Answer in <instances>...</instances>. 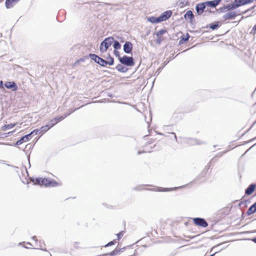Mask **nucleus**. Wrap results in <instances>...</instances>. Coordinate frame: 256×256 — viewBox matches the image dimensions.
Wrapping results in <instances>:
<instances>
[{"mask_svg": "<svg viewBox=\"0 0 256 256\" xmlns=\"http://www.w3.org/2000/svg\"><path fill=\"white\" fill-rule=\"evenodd\" d=\"M38 133H40V129H35L34 130H33L32 132H31L30 134H28L30 135V138L31 137V136L33 134H37Z\"/></svg>", "mask_w": 256, "mask_h": 256, "instance_id": "4c0bfd02", "label": "nucleus"}, {"mask_svg": "<svg viewBox=\"0 0 256 256\" xmlns=\"http://www.w3.org/2000/svg\"><path fill=\"white\" fill-rule=\"evenodd\" d=\"M256 139V136L255 138H252V139L246 142L245 143L248 144V142H252L253 140H255Z\"/></svg>", "mask_w": 256, "mask_h": 256, "instance_id": "4d7b16f0", "label": "nucleus"}, {"mask_svg": "<svg viewBox=\"0 0 256 256\" xmlns=\"http://www.w3.org/2000/svg\"><path fill=\"white\" fill-rule=\"evenodd\" d=\"M185 10H186L184 9V8L180 6V8H178L176 11L174 13L173 16H180L182 14L185 12Z\"/></svg>", "mask_w": 256, "mask_h": 256, "instance_id": "cd10ccee", "label": "nucleus"}, {"mask_svg": "<svg viewBox=\"0 0 256 256\" xmlns=\"http://www.w3.org/2000/svg\"><path fill=\"white\" fill-rule=\"evenodd\" d=\"M172 10H168L162 13L159 16H172Z\"/></svg>", "mask_w": 256, "mask_h": 256, "instance_id": "473e14b6", "label": "nucleus"}, {"mask_svg": "<svg viewBox=\"0 0 256 256\" xmlns=\"http://www.w3.org/2000/svg\"><path fill=\"white\" fill-rule=\"evenodd\" d=\"M84 4L85 6L86 7L89 6L91 10H92L94 11L98 10H94V6H100V7H102L103 5L108 6V7L106 8V10L108 12V14H106L107 15H108V14L111 15L112 14L110 12H112V11L119 10L120 9L119 8H114L112 6V5L110 4L106 3V2H98L96 4H95L93 2H85Z\"/></svg>", "mask_w": 256, "mask_h": 256, "instance_id": "7ed1b4c3", "label": "nucleus"}, {"mask_svg": "<svg viewBox=\"0 0 256 256\" xmlns=\"http://www.w3.org/2000/svg\"><path fill=\"white\" fill-rule=\"evenodd\" d=\"M88 57L97 64L100 65L102 67H105V60L100 57L97 54L90 53L88 54Z\"/></svg>", "mask_w": 256, "mask_h": 256, "instance_id": "1a4fd4ad", "label": "nucleus"}, {"mask_svg": "<svg viewBox=\"0 0 256 256\" xmlns=\"http://www.w3.org/2000/svg\"><path fill=\"white\" fill-rule=\"evenodd\" d=\"M107 96H108L109 97H112V95L110 93V92H108L107 94Z\"/></svg>", "mask_w": 256, "mask_h": 256, "instance_id": "680f3d73", "label": "nucleus"}, {"mask_svg": "<svg viewBox=\"0 0 256 256\" xmlns=\"http://www.w3.org/2000/svg\"><path fill=\"white\" fill-rule=\"evenodd\" d=\"M18 123L16 122V123L10 124H4L2 127V130H8L11 129V128H13Z\"/></svg>", "mask_w": 256, "mask_h": 256, "instance_id": "bb28decb", "label": "nucleus"}, {"mask_svg": "<svg viewBox=\"0 0 256 256\" xmlns=\"http://www.w3.org/2000/svg\"><path fill=\"white\" fill-rule=\"evenodd\" d=\"M124 232L123 231L120 232L116 234L118 240H120L124 236Z\"/></svg>", "mask_w": 256, "mask_h": 256, "instance_id": "ea45409f", "label": "nucleus"}, {"mask_svg": "<svg viewBox=\"0 0 256 256\" xmlns=\"http://www.w3.org/2000/svg\"><path fill=\"white\" fill-rule=\"evenodd\" d=\"M83 106H82L80 107L76 108L72 110H71L70 112L66 113L64 115L59 116L58 117H55L54 118L50 120L48 122V124H50V128L54 126L56 124L59 122H61L63 120H64L66 117L68 116L70 114L73 113L76 110H78L80 108Z\"/></svg>", "mask_w": 256, "mask_h": 256, "instance_id": "39448f33", "label": "nucleus"}, {"mask_svg": "<svg viewBox=\"0 0 256 256\" xmlns=\"http://www.w3.org/2000/svg\"><path fill=\"white\" fill-rule=\"evenodd\" d=\"M31 238L32 240H34L35 242H37L38 241V239L36 237V236H32Z\"/></svg>", "mask_w": 256, "mask_h": 256, "instance_id": "13d9d810", "label": "nucleus"}, {"mask_svg": "<svg viewBox=\"0 0 256 256\" xmlns=\"http://www.w3.org/2000/svg\"><path fill=\"white\" fill-rule=\"evenodd\" d=\"M162 40V39L161 38L160 36L157 37V38L156 40V42L158 44H161Z\"/></svg>", "mask_w": 256, "mask_h": 256, "instance_id": "c03bdc74", "label": "nucleus"}, {"mask_svg": "<svg viewBox=\"0 0 256 256\" xmlns=\"http://www.w3.org/2000/svg\"><path fill=\"white\" fill-rule=\"evenodd\" d=\"M244 17H243V16H242L241 18L240 19H239L238 20H236V21H234V22H232V23L234 24H235L236 25H237L238 22L242 19L244 18ZM246 18V17H245Z\"/></svg>", "mask_w": 256, "mask_h": 256, "instance_id": "49530a36", "label": "nucleus"}, {"mask_svg": "<svg viewBox=\"0 0 256 256\" xmlns=\"http://www.w3.org/2000/svg\"><path fill=\"white\" fill-rule=\"evenodd\" d=\"M112 42H114L113 37L109 36L105 38L100 44V52L102 53L106 52L108 48L112 44Z\"/></svg>", "mask_w": 256, "mask_h": 256, "instance_id": "423d86ee", "label": "nucleus"}, {"mask_svg": "<svg viewBox=\"0 0 256 256\" xmlns=\"http://www.w3.org/2000/svg\"><path fill=\"white\" fill-rule=\"evenodd\" d=\"M256 8V6H252L251 8H248L244 10L241 8H236L234 10L226 9L222 10V7L220 8V12H227L224 16H242L243 14H246V16H252V14L254 12L253 10Z\"/></svg>", "mask_w": 256, "mask_h": 256, "instance_id": "f257e3e1", "label": "nucleus"}, {"mask_svg": "<svg viewBox=\"0 0 256 256\" xmlns=\"http://www.w3.org/2000/svg\"><path fill=\"white\" fill-rule=\"evenodd\" d=\"M184 187V186H180V187H174V188H161V187H158L157 188V191L158 192H168V191H172L174 190H177L179 188Z\"/></svg>", "mask_w": 256, "mask_h": 256, "instance_id": "393cba45", "label": "nucleus"}, {"mask_svg": "<svg viewBox=\"0 0 256 256\" xmlns=\"http://www.w3.org/2000/svg\"><path fill=\"white\" fill-rule=\"evenodd\" d=\"M194 224L198 226L206 228L208 226V223L206 220L202 218H192Z\"/></svg>", "mask_w": 256, "mask_h": 256, "instance_id": "9d476101", "label": "nucleus"}, {"mask_svg": "<svg viewBox=\"0 0 256 256\" xmlns=\"http://www.w3.org/2000/svg\"><path fill=\"white\" fill-rule=\"evenodd\" d=\"M209 32V30H204V31L202 32V33H204V32Z\"/></svg>", "mask_w": 256, "mask_h": 256, "instance_id": "774afa93", "label": "nucleus"}, {"mask_svg": "<svg viewBox=\"0 0 256 256\" xmlns=\"http://www.w3.org/2000/svg\"><path fill=\"white\" fill-rule=\"evenodd\" d=\"M28 164H29V166H30V156H28Z\"/></svg>", "mask_w": 256, "mask_h": 256, "instance_id": "bf43d9fd", "label": "nucleus"}, {"mask_svg": "<svg viewBox=\"0 0 256 256\" xmlns=\"http://www.w3.org/2000/svg\"><path fill=\"white\" fill-rule=\"evenodd\" d=\"M195 17H184L185 21L187 22L190 23L192 26H193L195 24Z\"/></svg>", "mask_w": 256, "mask_h": 256, "instance_id": "c85d7f7f", "label": "nucleus"}, {"mask_svg": "<svg viewBox=\"0 0 256 256\" xmlns=\"http://www.w3.org/2000/svg\"><path fill=\"white\" fill-rule=\"evenodd\" d=\"M246 240H252L256 244V237L254 238H248V239H246Z\"/></svg>", "mask_w": 256, "mask_h": 256, "instance_id": "8fccbe9b", "label": "nucleus"}, {"mask_svg": "<svg viewBox=\"0 0 256 256\" xmlns=\"http://www.w3.org/2000/svg\"><path fill=\"white\" fill-rule=\"evenodd\" d=\"M224 20H234L236 19V17H224Z\"/></svg>", "mask_w": 256, "mask_h": 256, "instance_id": "a18cd8bd", "label": "nucleus"}, {"mask_svg": "<svg viewBox=\"0 0 256 256\" xmlns=\"http://www.w3.org/2000/svg\"><path fill=\"white\" fill-rule=\"evenodd\" d=\"M119 62L121 64L126 66H133L135 64L134 58L126 55H124L122 58H120Z\"/></svg>", "mask_w": 256, "mask_h": 256, "instance_id": "0eeeda50", "label": "nucleus"}, {"mask_svg": "<svg viewBox=\"0 0 256 256\" xmlns=\"http://www.w3.org/2000/svg\"><path fill=\"white\" fill-rule=\"evenodd\" d=\"M256 188V184L252 183L245 190V194L250 196L252 194Z\"/></svg>", "mask_w": 256, "mask_h": 256, "instance_id": "f3484780", "label": "nucleus"}, {"mask_svg": "<svg viewBox=\"0 0 256 256\" xmlns=\"http://www.w3.org/2000/svg\"><path fill=\"white\" fill-rule=\"evenodd\" d=\"M244 234L256 233V230H253L246 231V232H244Z\"/></svg>", "mask_w": 256, "mask_h": 256, "instance_id": "de8ad7c7", "label": "nucleus"}, {"mask_svg": "<svg viewBox=\"0 0 256 256\" xmlns=\"http://www.w3.org/2000/svg\"><path fill=\"white\" fill-rule=\"evenodd\" d=\"M13 133H14V131H12V132H8V135H10V134H12Z\"/></svg>", "mask_w": 256, "mask_h": 256, "instance_id": "0e129e2a", "label": "nucleus"}, {"mask_svg": "<svg viewBox=\"0 0 256 256\" xmlns=\"http://www.w3.org/2000/svg\"><path fill=\"white\" fill-rule=\"evenodd\" d=\"M4 88V84L2 80H0V89Z\"/></svg>", "mask_w": 256, "mask_h": 256, "instance_id": "09e8293b", "label": "nucleus"}, {"mask_svg": "<svg viewBox=\"0 0 256 256\" xmlns=\"http://www.w3.org/2000/svg\"><path fill=\"white\" fill-rule=\"evenodd\" d=\"M112 44L114 50H119L121 48L120 44L119 42H118L116 40H115L114 38V42H112Z\"/></svg>", "mask_w": 256, "mask_h": 256, "instance_id": "2f4dec72", "label": "nucleus"}, {"mask_svg": "<svg viewBox=\"0 0 256 256\" xmlns=\"http://www.w3.org/2000/svg\"><path fill=\"white\" fill-rule=\"evenodd\" d=\"M189 2L188 1L186 0H182L179 4V6L181 7L184 8V6L186 5H188Z\"/></svg>", "mask_w": 256, "mask_h": 256, "instance_id": "e433bc0d", "label": "nucleus"}, {"mask_svg": "<svg viewBox=\"0 0 256 256\" xmlns=\"http://www.w3.org/2000/svg\"><path fill=\"white\" fill-rule=\"evenodd\" d=\"M20 0H6L5 6L6 8L9 9L14 6V5L18 3Z\"/></svg>", "mask_w": 256, "mask_h": 256, "instance_id": "6ab92c4d", "label": "nucleus"}, {"mask_svg": "<svg viewBox=\"0 0 256 256\" xmlns=\"http://www.w3.org/2000/svg\"><path fill=\"white\" fill-rule=\"evenodd\" d=\"M249 0H234L231 3L224 5L222 6V10L226 9L234 10L236 8H240L248 4Z\"/></svg>", "mask_w": 256, "mask_h": 256, "instance_id": "20e7f679", "label": "nucleus"}, {"mask_svg": "<svg viewBox=\"0 0 256 256\" xmlns=\"http://www.w3.org/2000/svg\"><path fill=\"white\" fill-rule=\"evenodd\" d=\"M4 86L6 88L11 90L12 91L16 92L18 90V86L16 83L14 81L6 82L4 84Z\"/></svg>", "mask_w": 256, "mask_h": 256, "instance_id": "4468645a", "label": "nucleus"}, {"mask_svg": "<svg viewBox=\"0 0 256 256\" xmlns=\"http://www.w3.org/2000/svg\"><path fill=\"white\" fill-rule=\"evenodd\" d=\"M133 48L132 44L128 41L126 42L124 44L123 46V50L124 52L127 54H132V50Z\"/></svg>", "mask_w": 256, "mask_h": 256, "instance_id": "2eb2a0df", "label": "nucleus"}, {"mask_svg": "<svg viewBox=\"0 0 256 256\" xmlns=\"http://www.w3.org/2000/svg\"><path fill=\"white\" fill-rule=\"evenodd\" d=\"M116 68L118 72H122V73H125V72H127L128 70V68L126 66L123 65L121 64H118L116 66Z\"/></svg>", "mask_w": 256, "mask_h": 256, "instance_id": "412c9836", "label": "nucleus"}, {"mask_svg": "<svg viewBox=\"0 0 256 256\" xmlns=\"http://www.w3.org/2000/svg\"><path fill=\"white\" fill-rule=\"evenodd\" d=\"M256 212V202L253 204L246 211V214L250 216Z\"/></svg>", "mask_w": 256, "mask_h": 256, "instance_id": "4be33fe9", "label": "nucleus"}, {"mask_svg": "<svg viewBox=\"0 0 256 256\" xmlns=\"http://www.w3.org/2000/svg\"><path fill=\"white\" fill-rule=\"evenodd\" d=\"M170 134L174 135V138H175L177 142L178 139H177V136H176V134L174 132H172Z\"/></svg>", "mask_w": 256, "mask_h": 256, "instance_id": "6e6d98bb", "label": "nucleus"}, {"mask_svg": "<svg viewBox=\"0 0 256 256\" xmlns=\"http://www.w3.org/2000/svg\"><path fill=\"white\" fill-rule=\"evenodd\" d=\"M144 186V185H139V186H135L133 188V190H144V188H142Z\"/></svg>", "mask_w": 256, "mask_h": 256, "instance_id": "58836bf2", "label": "nucleus"}, {"mask_svg": "<svg viewBox=\"0 0 256 256\" xmlns=\"http://www.w3.org/2000/svg\"><path fill=\"white\" fill-rule=\"evenodd\" d=\"M34 249H38L37 248H33ZM38 249H40V250H44V251H47L46 249L45 248H38Z\"/></svg>", "mask_w": 256, "mask_h": 256, "instance_id": "052dcab7", "label": "nucleus"}, {"mask_svg": "<svg viewBox=\"0 0 256 256\" xmlns=\"http://www.w3.org/2000/svg\"><path fill=\"white\" fill-rule=\"evenodd\" d=\"M256 33V24L253 26L252 29L250 32V34H254Z\"/></svg>", "mask_w": 256, "mask_h": 256, "instance_id": "37998d69", "label": "nucleus"}, {"mask_svg": "<svg viewBox=\"0 0 256 256\" xmlns=\"http://www.w3.org/2000/svg\"><path fill=\"white\" fill-rule=\"evenodd\" d=\"M256 124V120L253 122L251 126L248 130L247 132L249 131L253 126H254Z\"/></svg>", "mask_w": 256, "mask_h": 256, "instance_id": "603ef678", "label": "nucleus"}, {"mask_svg": "<svg viewBox=\"0 0 256 256\" xmlns=\"http://www.w3.org/2000/svg\"><path fill=\"white\" fill-rule=\"evenodd\" d=\"M217 252H214V254H210V256H214V255H215Z\"/></svg>", "mask_w": 256, "mask_h": 256, "instance_id": "69168bd1", "label": "nucleus"}, {"mask_svg": "<svg viewBox=\"0 0 256 256\" xmlns=\"http://www.w3.org/2000/svg\"><path fill=\"white\" fill-rule=\"evenodd\" d=\"M30 135H29L28 134H26V135L22 136L20 140H17L16 142V143L14 144V146H17L20 145L24 142L30 140Z\"/></svg>", "mask_w": 256, "mask_h": 256, "instance_id": "a211bd4d", "label": "nucleus"}, {"mask_svg": "<svg viewBox=\"0 0 256 256\" xmlns=\"http://www.w3.org/2000/svg\"><path fill=\"white\" fill-rule=\"evenodd\" d=\"M110 59L109 60H105V67L108 65L110 66H112L114 64V58L112 57L109 54Z\"/></svg>", "mask_w": 256, "mask_h": 256, "instance_id": "7c9ffc66", "label": "nucleus"}, {"mask_svg": "<svg viewBox=\"0 0 256 256\" xmlns=\"http://www.w3.org/2000/svg\"><path fill=\"white\" fill-rule=\"evenodd\" d=\"M147 20L152 24H158L168 20L170 17H147Z\"/></svg>", "mask_w": 256, "mask_h": 256, "instance_id": "ddd939ff", "label": "nucleus"}, {"mask_svg": "<svg viewBox=\"0 0 256 256\" xmlns=\"http://www.w3.org/2000/svg\"><path fill=\"white\" fill-rule=\"evenodd\" d=\"M190 36L188 34H186V36L182 35L180 37V40L178 42V45L186 43L187 41H188Z\"/></svg>", "mask_w": 256, "mask_h": 256, "instance_id": "5701e85b", "label": "nucleus"}, {"mask_svg": "<svg viewBox=\"0 0 256 256\" xmlns=\"http://www.w3.org/2000/svg\"><path fill=\"white\" fill-rule=\"evenodd\" d=\"M48 178H33L32 182L34 184L40 185V186H46V183Z\"/></svg>", "mask_w": 256, "mask_h": 256, "instance_id": "dca6fc26", "label": "nucleus"}, {"mask_svg": "<svg viewBox=\"0 0 256 256\" xmlns=\"http://www.w3.org/2000/svg\"><path fill=\"white\" fill-rule=\"evenodd\" d=\"M190 140V143L192 144H204V142L200 140L196 139V138H190L188 139Z\"/></svg>", "mask_w": 256, "mask_h": 256, "instance_id": "a878e982", "label": "nucleus"}, {"mask_svg": "<svg viewBox=\"0 0 256 256\" xmlns=\"http://www.w3.org/2000/svg\"><path fill=\"white\" fill-rule=\"evenodd\" d=\"M206 2L196 4L195 10L198 16L202 15L204 12H206Z\"/></svg>", "mask_w": 256, "mask_h": 256, "instance_id": "9b49d317", "label": "nucleus"}, {"mask_svg": "<svg viewBox=\"0 0 256 256\" xmlns=\"http://www.w3.org/2000/svg\"><path fill=\"white\" fill-rule=\"evenodd\" d=\"M167 32L166 30L165 29H162L156 32V35L157 37L160 36H161L163 35L164 34L166 33Z\"/></svg>", "mask_w": 256, "mask_h": 256, "instance_id": "72a5a7b5", "label": "nucleus"}, {"mask_svg": "<svg viewBox=\"0 0 256 256\" xmlns=\"http://www.w3.org/2000/svg\"><path fill=\"white\" fill-rule=\"evenodd\" d=\"M58 186V183L56 180L48 178L46 187H56Z\"/></svg>", "mask_w": 256, "mask_h": 256, "instance_id": "aec40b11", "label": "nucleus"}, {"mask_svg": "<svg viewBox=\"0 0 256 256\" xmlns=\"http://www.w3.org/2000/svg\"><path fill=\"white\" fill-rule=\"evenodd\" d=\"M183 16H194L193 14V10H188Z\"/></svg>", "mask_w": 256, "mask_h": 256, "instance_id": "c9c22d12", "label": "nucleus"}, {"mask_svg": "<svg viewBox=\"0 0 256 256\" xmlns=\"http://www.w3.org/2000/svg\"><path fill=\"white\" fill-rule=\"evenodd\" d=\"M222 0H212L206 1V12L214 14H218L224 12H220V10L216 9V6L220 4Z\"/></svg>", "mask_w": 256, "mask_h": 256, "instance_id": "f03ea898", "label": "nucleus"}, {"mask_svg": "<svg viewBox=\"0 0 256 256\" xmlns=\"http://www.w3.org/2000/svg\"><path fill=\"white\" fill-rule=\"evenodd\" d=\"M222 24V21H214L202 28V29L210 28L212 30H218Z\"/></svg>", "mask_w": 256, "mask_h": 256, "instance_id": "f8f14e48", "label": "nucleus"}, {"mask_svg": "<svg viewBox=\"0 0 256 256\" xmlns=\"http://www.w3.org/2000/svg\"><path fill=\"white\" fill-rule=\"evenodd\" d=\"M210 166V164H208L205 166L204 170L200 172V174L197 176V178L192 181V182H199L200 183L202 182L205 181V178L208 174V172Z\"/></svg>", "mask_w": 256, "mask_h": 256, "instance_id": "6e6552de", "label": "nucleus"}, {"mask_svg": "<svg viewBox=\"0 0 256 256\" xmlns=\"http://www.w3.org/2000/svg\"><path fill=\"white\" fill-rule=\"evenodd\" d=\"M228 152V150H226L224 152H222L216 155L208 162V164H211L212 162H216L220 156H222L224 154H226V152Z\"/></svg>", "mask_w": 256, "mask_h": 256, "instance_id": "b1692460", "label": "nucleus"}, {"mask_svg": "<svg viewBox=\"0 0 256 256\" xmlns=\"http://www.w3.org/2000/svg\"><path fill=\"white\" fill-rule=\"evenodd\" d=\"M79 244V242H75L74 244V247L76 248H78V244Z\"/></svg>", "mask_w": 256, "mask_h": 256, "instance_id": "3c124183", "label": "nucleus"}, {"mask_svg": "<svg viewBox=\"0 0 256 256\" xmlns=\"http://www.w3.org/2000/svg\"><path fill=\"white\" fill-rule=\"evenodd\" d=\"M256 146V143L254 144L253 146H252L250 148H249L248 150H246V152L242 155V156H244V155L252 148L253 146Z\"/></svg>", "mask_w": 256, "mask_h": 256, "instance_id": "864d4df0", "label": "nucleus"}, {"mask_svg": "<svg viewBox=\"0 0 256 256\" xmlns=\"http://www.w3.org/2000/svg\"><path fill=\"white\" fill-rule=\"evenodd\" d=\"M146 152V151L144 150H139L138 151V154H144V153H145Z\"/></svg>", "mask_w": 256, "mask_h": 256, "instance_id": "5fc2aeb1", "label": "nucleus"}, {"mask_svg": "<svg viewBox=\"0 0 256 256\" xmlns=\"http://www.w3.org/2000/svg\"><path fill=\"white\" fill-rule=\"evenodd\" d=\"M50 128V126L49 124H47L45 126H42L40 128V132L44 133L46 132Z\"/></svg>", "mask_w": 256, "mask_h": 256, "instance_id": "c756f323", "label": "nucleus"}, {"mask_svg": "<svg viewBox=\"0 0 256 256\" xmlns=\"http://www.w3.org/2000/svg\"><path fill=\"white\" fill-rule=\"evenodd\" d=\"M26 244L28 245L32 246V244L30 242H27Z\"/></svg>", "mask_w": 256, "mask_h": 256, "instance_id": "338daca9", "label": "nucleus"}, {"mask_svg": "<svg viewBox=\"0 0 256 256\" xmlns=\"http://www.w3.org/2000/svg\"><path fill=\"white\" fill-rule=\"evenodd\" d=\"M118 50H114V54L115 55V56L116 57H118V58L119 59L120 58H122V56H120V52L118 51Z\"/></svg>", "mask_w": 256, "mask_h": 256, "instance_id": "a19ab883", "label": "nucleus"}, {"mask_svg": "<svg viewBox=\"0 0 256 256\" xmlns=\"http://www.w3.org/2000/svg\"><path fill=\"white\" fill-rule=\"evenodd\" d=\"M58 18L59 17H56V20L58 22H62L63 20H60L59 19H58Z\"/></svg>", "mask_w": 256, "mask_h": 256, "instance_id": "e2e57ef3", "label": "nucleus"}, {"mask_svg": "<svg viewBox=\"0 0 256 256\" xmlns=\"http://www.w3.org/2000/svg\"><path fill=\"white\" fill-rule=\"evenodd\" d=\"M246 202H250V200H242V201H241L239 204H238V206H240L242 205V204H244V206H246Z\"/></svg>", "mask_w": 256, "mask_h": 256, "instance_id": "79ce46f5", "label": "nucleus"}, {"mask_svg": "<svg viewBox=\"0 0 256 256\" xmlns=\"http://www.w3.org/2000/svg\"><path fill=\"white\" fill-rule=\"evenodd\" d=\"M116 242V240H114L110 242H108V244L104 246V247L107 248L112 246L114 245Z\"/></svg>", "mask_w": 256, "mask_h": 256, "instance_id": "f704fd0d", "label": "nucleus"}]
</instances>
